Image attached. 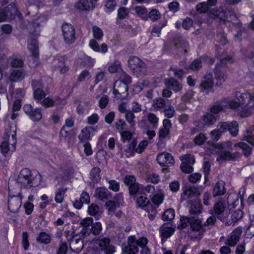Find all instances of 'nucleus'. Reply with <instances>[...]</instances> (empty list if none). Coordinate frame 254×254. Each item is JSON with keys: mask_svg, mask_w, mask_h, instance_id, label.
Returning a JSON list of instances; mask_svg holds the SVG:
<instances>
[{"mask_svg": "<svg viewBox=\"0 0 254 254\" xmlns=\"http://www.w3.org/2000/svg\"><path fill=\"white\" fill-rule=\"evenodd\" d=\"M163 127L159 130V139L160 141L169 135L170 129L172 126L170 120L167 119L163 120Z\"/></svg>", "mask_w": 254, "mask_h": 254, "instance_id": "19", "label": "nucleus"}, {"mask_svg": "<svg viewBox=\"0 0 254 254\" xmlns=\"http://www.w3.org/2000/svg\"><path fill=\"white\" fill-rule=\"evenodd\" d=\"M22 204V196L20 192L17 195L10 196L8 200V207L10 212L16 213L18 211Z\"/></svg>", "mask_w": 254, "mask_h": 254, "instance_id": "7", "label": "nucleus"}, {"mask_svg": "<svg viewBox=\"0 0 254 254\" xmlns=\"http://www.w3.org/2000/svg\"><path fill=\"white\" fill-rule=\"evenodd\" d=\"M36 241L40 244H48L51 242V236L45 232H41L36 238Z\"/></svg>", "mask_w": 254, "mask_h": 254, "instance_id": "37", "label": "nucleus"}, {"mask_svg": "<svg viewBox=\"0 0 254 254\" xmlns=\"http://www.w3.org/2000/svg\"><path fill=\"white\" fill-rule=\"evenodd\" d=\"M41 176L39 173L34 174L27 168L22 169L16 179L17 184L23 188H30L38 186L40 183Z\"/></svg>", "mask_w": 254, "mask_h": 254, "instance_id": "1", "label": "nucleus"}, {"mask_svg": "<svg viewBox=\"0 0 254 254\" xmlns=\"http://www.w3.org/2000/svg\"><path fill=\"white\" fill-rule=\"evenodd\" d=\"M164 196L162 195L155 194L151 198V203L154 206H156V208L160 205L163 201Z\"/></svg>", "mask_w": 254, "mask_h": 254, "instance_id": "61", "label": "nucleus"}, {"mask_svg": "<svg viewBox=\"0 0 254 254\" xmlns=\"http://www.w3.org/2000/svg\"><path fill=\"white\" fill-rule=\"evenodd\" d=\"M23 109L24 112L33 121H39L42 118V113L40 108L33 110L31 105L26 104L24 106Z\"/></svg>", "mask_w": 254, "mask_h": 254, "instance_id": "13", "label": "nucleus"}, {"mask_svg": "<svg viewBox=\"0 0 254 254\" xmlns=\"http://www.w3.org/2000/svg\"><path fill=\"white\" fill-rule=\"evenodd\" d=\"M249 96L250 94L248 93H241L240 92H237L236 93V97L239 101L240 104H244L246 99H248Z\"/></svg>", "mask_w": 254, "mask_h": 254, "instance_id": "58", "label": "nucleus"}, {"mask_svg": "<svg viewBox=\"0 0 254 254\" xmlns=\"http://www.w3.org/2000/svg\"><path fill=\"white\" fill-rule=\"evenodd\" d=\"M67 188L62 187L58 188L55 192V200L58 203H61L63 200L65 192Z\"/></svg>", "mask_w": 254, "mask_h": 254, "instance_id": "35", "label": "nucleus"}, {"mask_svg": "<svg viewBox=\"0 0 254 254\" xmlns=\"http://www.w3.org/2000/svg\"><path fill=\"white\" fill-rule=\"evenodd\" d=\"M207 137L203 133H199L194 138L193 141L194 143L197 145H202L206 140Z\"/></svg>", "mask_w": 254, "mask_h": 254, "instance_id": "54", "label": "nucleus"}, {"mask_svg": "<svg viewBox=\"0 0 254 254\" xmlns=\"http://www.w3.org/2000/svg\"><path fill=\"white\" fill-rule=\"evenodd\" d=\"M175 228L172 224L166 223L163 224L159 228V232L162 241H165L170 238L174 233Z\"/></svg>", "mask_w": 254, "mask_h": 254, "instance_id": "17", "label": "nucleus"}, {"mask_svg": "<svg viewBox=\"0 0 254 254\" xmlns=\"http://www.w3.org/2000/svg\"><path fill=\"white\" fill-rule=\"evenodd\" d=\"M214 85L213 78L212 73H207L204 76L199 85V88L201 92L208 94V90L213 88Z\"/></svg>", "mask_w": 254, "mask_h": 254, "instance_id": "14", "label": "nucleus"}, {"mask_svg": "<svg viewBox=\"0 0 254 254\" xmlns=\"http://www.w3.org/2000/svg\"><path fill=\"white\" fill-rule=\"evenodd\" d=\"M102 229L100 222H97L93 223L89 230V235L91 233L94 236L98 235Z\"/></svg>", "mask_w": 254, "mask_h": 254, "instance_id": "43", "label": "nucleus"}, {"mask_svg": "<svg viewBox=\"0 0 254 254\" xmlns=\"http://www.w3.org/2000/svg\"><path fill=\"white\" fill-rule=\"evenodd\" d=\"M235 147L239 146L242 149L243 153L245 156H249L252 152V148L246 143L239 142L234 145Z\"/></svg>", "mask_w": 254, "mask_h": 254, "instance_id": "41", "label": "nucleus"}, {"mask_svg": "<svg viewBox=\"0 0 254 254\" xmlns=\"http://www.w3.org/2000/svg\"><path fill=\"white\" fill-rule=\"evenodd\" d=\"M92 30L94 37L97 40H101L103 36V32L102 29L98 26H94Z\"/></svg>", "mask_w": 254, "mask_h": 254, "instance_id": "60", "label": "nucleus"}, {"mask_svg": "<svg viewBox=\"0 0 254 254\" xmlns=\"http://www.w3.org/2000/svg\"><path fill=\"white\" fill-rule=\"evenodd\" d=\"M93 224V219L91 217H87L83 219L80 222V225L82 226V229L80 232V234L83 236H88L89 235V230Z\"/></svg>", "mask_w": 254, "mask_h": 254, "instance_id": "21", "label": "nucleus"}, {"mask_svg": "<svg viewBox=\"0 0 254 254\" xmlns=\"http://www.w3.org/2000/svg\"><path fill=\"white\" fill-rule=\"evenodd\" d=\"M189 227L191 231L198 232L201 235L205 232L201 220L198 216H181L178 228L184 229Z\"/></svg>", "mask_w": 254, "mask_h": 254, "instance_id": "3", "label": "nucleus"}, {"mask_svg": "<svg viewBox=\"0 0 254 254\" xmlns=\"http://www.w3.org/2000/svg\"><path fill=\"white\" fill-rule=\"evenodd\" d=\"M124 183L126 186L129 187L136 183V179L134 176L127 175L126 176L124 179Z\"/></svg>", "mask_w": 254, "mask_h": 254, "instance_id": "64", "label": "nucleus"}, {"mask_svg": "<svg viewBox=\"0 0 254 254\" xmlns=\"http://www.w3.org/2000/svg\"><path fill=\"white\" fill-rule=\"evenodd\" d=\"M225 183L220 180L218 181L214 186L213 190V196L216 197L223 195L226 191L225 188Z\"/></svg>", "mask_w": 254, "mask_h": 254, "instance_id": "29", "label": "nucleus"}, {"mask_svg": "<svg viewBox=\"0 0 254 254\" xmlns=\"http://www.w3.org/2000/svg\"><path fill=\"white\" fill-rule=\"evenodd\" d=\"M242 231L241 228H237L235 229L231 234L230 237L225 242L226 244L233 247L236 245L240 239Z\"/></svg>", "mask_w": 254, "mask_h": 254, "instance_id": "20", "label": "nucleus"}, {"mask_svg": "<svg viewBox=\"0 0 254 254\" xmlns=\"http://www.w3.org/2000/svg\"><path fill=\"white\" fill-rule=\"evenodd\" d=\"M226 206V204L224 201L223 200H218L213 205V212L217 216V218L220 219V217L218 216H220L223 214Z\"/></svg>", "mask_w": 254, "mask_h": 254, "instance_id": "30", "label": "nucleus"}, {"mask_svg": "<svg viewBox=\"0 0 254 254\" xmlns=\"http://www.w3.org/2000/svg\"><path fill=\"white\" fill-rule=\"evenodd\" d=\"M223 103L226 105V108L229 107L231 109H235L239 107L240 105L239 102H237L233 100H230L228 99H223L222 100Z\"/></svg>", "mask_w": 254, "mask_h": 254, "instance_id": "47", "label": "nucleus"}, {"mask_svg": "<svg viewBox=\"0 0 254 254\" xmlns=\"http://www.w3.org/2000/svg\"><path fill=\"white\" fill-rule=\"evenodd\" d=\"M165 83L169 89L175 92L180 91L183 88L182 83L173 77L166 79Z\"/></svg>", "mask_w": 254, "mask_h": 254, "instance_id": "24", "label": "nucleus"}, {"mask_svg": "<svg viewBox=\"0 0 254 254\" xmlns=\"http://www.w3.org/2000/svg\"><path fill=\"white\" fill-rule=\"evenodd\" d=\"M175 210L173 208H170L166 210L162 216L163 221H171L175 217Z\"/></svg>", "mask_w": 254, "mask_h": 254, "instance_id": "42", "label": "nucleus"}, {"mask_svg": "<svg viewBox=\"0 0 254 254\" xmlns=\"http://www.w3.org/2000/svg\"><path fill=\"white\" fill-rule=\"evenodd\" d=\"M212 15L214 18L219 19L220 21L225 22L230 20V17L234 15V12L231 8L220 7L214 10Z\"/></svg>", "mask_w": 254, "mask_h": 254, "instance_id": "8", "label": "nucleus"}, {"mask_svg": "<svg viewBox=\"0 0 254 254\" xmlns=\"http://www.w3.org/2000/svg\"><path fill=\"white\" fill-rule=\"evenodd\" d=\"M128 86L121 81H116L113 86V94L117 97L126 96L128 94Z\"/></svg>", "mask_w": 254, "mask_h": 254, "instance_id": "11", "label": "nucleus"}, {"mask_svg": "<svg viewBox=\"0 0 254 254\" xmlns=\"http://www.w3.org/2000/svg\"><path fill=\"white\" fill-rule=\"evenodd\" d=\"M125 118L126 121L130 124L131 128L133 127L135 125L134 121L135 116L134 115V113L130 110L127 111L126 112Z\"/></svg>", "mask_w": 254, "mask_h": 254, "instance_id": "45", "label": "nucleus"}, {"mask_svg": "<svg viewBox=\"0 0 254 254\" xmlns=\"http://www.w3.org/2000/svg\"><path fill=\"white\" fill-rule=\"evenodd\" d=\"M94 195L97 198L102 201H105L112 198L111 192L105 188H97Z\"/></svg>", "mask_w": 254, "mask_h": 254, "instance_id": "22", "label": "nucleus"}, {"mask_svg": "<svg viewBox=\"0 0 254 254\" xmlns=\"http://www.w3.org/2000/svg\"><path fill=\"white\" fill-rule=\"evenodd\" d=\"M17 10L14 2L6 6L3 10L0 7V22L10 19L12 15L15 14Z\"/></svg>", "mask_w": 254, "mask_h": 254, "instance_id": "10", "label": "nucleus"}, {"mask_svg": "<svg viewBox=\"0 0 254 254\" xmlns=\"http://www.w3.org/2000/svg\"><path fill=\"white\" fill-rule=\"evenodd\" d=\"M73 237L72 236L70 239H67L68 241H71L69 245L70 249L75 253H78L80 252L83 248L82 241L80 239H76L75 241H73Z\"/></svg>", "mask_w": 254, "mask_h": 254, "instance_id": "28", "label": "nucleus"}, {"mask_svg": "<svg viewBox=\"0 0 254 254\" xmlns=\"http://www.w3.org/2000/svg\"><path fill=\"white\" fill-rule=\"evenodd\" d=\"M89 45L93 50L97 52L106 53L108 51V46L106 44L103 43L100 47L98 42L94 39L90 40Z\"/></svg>", "mask_w": 254, "mask_h": 254, "instance_id": "26", "label": "nucleus"}, {"mask_svg": "<svg viewBox=\"0 0 254 254\" xmlns=\"http://www.w3.org/2000/svg\"><path fill=\"white\" fill-rule=\"evenodd\" d=\"M225 109L226 105L223 103L222 100L221 101L218 102L216 104L213 105L210 108V112L211 114L216 115Z\"/></svg>", "mask_w": 254, "mask_h": 254, "instance_id": "36", "label": "nucleus"}, {"mask_svg": "<svg viewBox=\"0 0 254 254\" xmlns=\"http://www.w3.org/2000/svg\"><path fill=\"white\" fill-rule=\"evenodd\" d=\"M137 141L136 140L133 139L129 144H128L127 148L124 149V151L129 154L130 155H134V152H135L136 146Z\"/></svg>", "mask_w": 254, "mask_h": 254, "instance_id": "49", "label": "nucleus"}, {"mask_svg": "<svg viewBox=\"0 0 254 254\" xmlns=\"http://www.w3.org/2000/svg\"><path fill=\"white\" fill-rule=\"evenodd\" d=\"M180 168L182 172L185 173H190L193 170L192 165L189 164L187 162H183L181 164Z\"/></svg>", "mask_w": 254, "mask_h": 254, "instance_id": "59", "label": "nucleus"}, {"mask_svg": "<svg viewBox=\"0 0 254 254\" xmlns=\"http://www.w3.org/2000/svg\"><path fill=\"white\" fill-rule=\"evenodd\" d=\"M94 130L91 127H85L82 129L81 133L78 135V138L82 142H85L91 138V134Z\"/></svg>", "mask_w": 254, "mask_h": 254, "instance_id": "31", "label": "nucleus"}, {"mask_svg": "<svg viewBox=\"0 0 254 254\" xmlns=\"http://www.w3.org/2000/svg\"><path fill=\"white\" fill-rule=\"evenodd\" d=\"M243 212L240 209H237L232 213L231 217L232 220L234 222L233 225L235 222H238L243 217Z\"/></svg>", "mask_w": 254, "mask_h": 254, "instance_id": "56", "label": "nucleus"}, {"mask_svg": "<svg viewBox=\"0 0 254 254\" xmlns=\"http://www.w3.org/2000/svg\"><path fill=\"white\" fill-rule=\"evenodd\" d=\"M140 185L137 182L128 187L129 194L131 196H134L139 192Z\"/></svg>", "mask_w": 254, "mask_h": 254, "instance_id": "57", "label": "nucleus"}, {"mask_svg": "<svg viewBox=\"0 0 254 254\" xmlns=\"http://www.w3.org/2000/svg\"><path fill=\"white\" fill-rule=\"evenodd\" d=\"M99 0H79L75 5V7L81 10H91Z\"/></svg>", "mask_w": 254, "mask_h": 254, "instance_id": "18", "label": "nucleus"}, {"mask_svg": "<svg viewBox=\"0 0 254 254\" xmlns=\"http://www.w3.org/2000/svg\"><path fill=\"white\" fill-rule=\"evenodd\" d=\"M157 162L161 166H171L175 163V160L172 155L167 152H163L159 153L156 158Z\"/></svg>", "mask_w": 254, "mask_h": 254, "instance_id": "12", "label": "nucleus"}, {"mask_svg": "<svg viewBox=\"0 0 254 254\" xmlns=\"http://www.w3.org/2000/svg\"><path fill=\"white\" fill-rule=\"evenodd\" d=\"M0 147L1 152L3 156H6L8 152L12 153L10 151V148L9 147V143L7 141L2 142Z\"/></svg>", "mask_w": 254, "mask_h": 254, "instance_id": "62", "label": "nucleus"}, {"mask_svg": "<svg viewBox=\"0 0 254 254\" xmlns=\"http://www.w3.org/2000/svg\"><path fill=\"white\" fill-rule=\"evenodd\" d=\"M145 211L148 212V217L150 220H153L156 216V206L153 205L149 206Z\"/></svg>", "mask_w": 254, "mask_h": 254, "instance_id": "63", "label": "nucleus"}, {"mask_svg": "<svg viewBox=\"0 0 254 254\" xmlns=\"http://www.w3.org/2000/svg\"><path fill=\"white\" fill-rule=\"evenodd\" d=\"M31 56L28 61L29 65L31 67H35L39 64V45L36 39H32L30 40L28 46Z\"/></svg>", "mask_w": 254, "mask_h": 254, "instance_id": "5", "label": "nucleus"}, {"mask_svg": "<svg viewBox=\"0 0 254 254\" xmlns=\"http://www.w3.org/2000/svg\"><path fill=\"white\" fill-rule=\"evenodd\" d=\"M115 126L117 130L121 132L126 129L127 125L125 121L120 119L115 123Z\"/></svg>", "mask_w": 254, "mask_h": 254, "instance_id": "53", "label": "nucleus"}, {"mask_svg": "<svg viewBox=\"0 0 254 254\" xmlns=\"http://www.w3.org/2000/svg\"><path fill=\"white\" fill-rule=\"evenodd\" d=\"M116 0H108L105 2V11L107 13H110L113 11L116 5Z\"/></svg>", "mask_w": 254, "mask_h": 254, "instance_id": "48", "label": "nucleus"}, {"mask_svg": "<svg viewBox=\"0 0 254 254\" xmlns=\"http://www.w3.org/2000/svg\"><path fill=\"white\" fill-rule=\"evenodd\" d=\"M98 244L100 250L105 254H113L116 252L115 248L111 244V240L109 238L99 239Z\"/></svg>", "mask_w": 254, "mask_h": 254, "instance_id": "9", "label": "nucleus"}, {"mask_svg": "<svg viewBox=\"0 0 254 254\" xmlns=\"http://www.w3.org/2000/svg\"><path fill=\"white\" fill-rule=\"evenodd\" d=\"M147 119L148 122L152 125L153 128H156L158 123V118L153 113H149L147 114Z\"/></svg>", "mask_w": 254, "mask_h": 254, "instance_id": "52", "label": "nucleus"}, {"mask_svg": "<svg viewBox=\"0 0 254 254\" xmlns=\"http://www.w3.org/2000/svg\"><path fill=\"white\" fill-rule=\"evenodd\" d=\"M167 101L161 98L156 99L153 101L152 107L156 111H163L168 105Z\"/></svg>", "mask_w": 254, "mask_h": 254, "instance_id": "32", "label": "nucleus"}, {"mask_svg": "<svg viewBox=\"0 0 254 254\" xmlns=\"http://www.w3.org/2000/svg\"><path fill=\"white\" fill-rule=\"evenodd\" d=\"M240 157V153L238 152L231 153L225 150H221L218 152L217 161H235Z\"/></svg>", "mask_w": 254, "mask_h": 254, "instance_id": "15", "label": "nucleus"}, {"mask_svg": "<svg viewBox=\"0 0 254 254\" xmlns=\"http://www.w3.org/2000/svg\"><path fill=\"white\" fill-rule=\"evenodd\" d=\"M203 121L205 125L208 126L212 125L216 121V116L210 113H207L203 115Z\"/></svg>", "mask_w": 254, "mask_h": 254, "instance_id": "38", "label": "nucleus"}, {"mask_svg": "<svg viewBox=\"0 0 254 254\" xmlns=\"http://www.w3.org/2000/svg\"><path fill=\"white\" fill-rule=\"evenodd\" d=\"M231 58L228 57L227 58H222L220 60V64H217L214 69L215 74V78L217 80L216 85L220 86L222 83L225 82L227 78L226 75V69L224 65L227 63H231Z\"/></svg>", "mask_w": 254, "mask_h": 254, "instance_id": "4", "label": "nucleus"}, {"mask_svg": "<svg viewBox=\"0 0 254 254\" xmlns=\"http://www.w3.org/2000/svg\"><path fill=\"white\" fill-rule=\"evenodd\" d=\"M28 28L31 35L36 37H38L41 30L40 19H37L32 21L29 24Z\"/></svg>", "mask_w": 254, "mask_h": 254, "instance_id": "23", "label": "nucleus"}, {"mask_svg": "<svg viewBox=\"0 0 254 254\" xmlns=\"http://www.w3.org/2000/svg\"><path fill=\"white\" fill-rule=\"evenodd\" d=\"M167 106V107L164 108L163 111L164 113L165 116L168 118L173 117L175 113L174 108L170 104H168Z\"/></svg>", "mask_w": 254, "mask_h": 254, "instance_id": "51", "label": "nucleus"}, {"mask_svg": "<svg viewBox=\"0 0 254 254\" xmlns=\"http://www.w3.org/2000/svg\"><path fill=\"white\" fill-rule=\"evenodd\" d=\"M175 47L177 49H179L180 50V52L186 54L187 53L188 43L185 40H182L178 43H175Z\"/></svg>", "mask_w": 254, "mask_h": 254, "instance_id": "46", "label": "nucleus"}, {"mask_svg": "<svg viewBox=\"0 0 254 254\" xmlns=\"http://www.w3.org/2000/svg\"><path fill=\"white\" fill-rule=\"evenodd\" d=\"M217 127H218V129L213 130L210 132L211 139L213 141H218L220 138L222 133L227 130H228L230 134L233 136H236L238 134L239 125L236 121L220 122L218 124Z\"/></svg>", "mask_w": 254, "mask_h": 254, "instance_id": "2", "label": "nucleus"}, {"mask_svg": "<svg viewBox=\"0 0 254 254\" xmlns=\"http://www.w3.org/2000/svg\"><path fill=\"white\" fill-rule=\"evenodd\" d=\"M13 129V133L12 134L11 138L9 140V143H10L11 147L10 148V151L11 153L13 152L16 149V145L17 143V139L16 137V128L15 126L11 127Z\"/></svg>", "mask_w": 254, "mask_h": 254, "instance_id": "44", "label": "nucleus"}, {"mask_svg": "<svg viewBox=\"0 0 254 254\" xmlns=\"http://www.w3.org/2000/svg\"><path fill=\"white\" fill-rule=\"evenodd\" d=\"M123 254H138V248L137 246H123Z\"/></svg>", "mask_w": 254, "mask_h": 254, "instance_id": "39", "label": "nucleus"}, {"mask_svg": "<svg viewBox=\"0 0 254 254\" xmlns=\"http://www.w3.org/2000/svg\"><path fill=\"white\" fill-rule=\"evenodd\" d=\"M62 34L64 42L66 44H71L75 42V29L72 25L68 23L64 24L62 26Z\"/></svg>", "mask_w": 254, "mask_h": 254, "instance_id": "6", "label": "nucleus"}, {"mask_svg": "<svg viewBox=\"0 0 254 254\" xmlns=\"http://www.w3.org/2000/svg\"><path fill=\"white\" fill-rule=\"evenodd\" d=\"M101 170L98 167H95L93 168L90 172V179L91 180V182H90V186L92 187H94V185L96 183H98L100 179V173Z\"/></svg>", "mask_w": 254, "mask_h": 254, "instance_id": "25", "label": "nucleus"}, {"mask_svg": "<svg viewBox=\"0 0 254 254\" xmlns=\"http://www.w3.org/2000/svg\"><path fill=\"white\" fill-rule=\"evenodd\" d=\"M202 209L201 205L199 203L195 202L191 204L189 211L190 214L196 215L201 213Z\"/></svg>", "mask_w": 254, "mask_h": 254, "instance_id": "40", "label": "nucleus"}, {"mask_svg": "<svg viewBox=\"0 0 254 254\" xmlns=\"http://www.w3.org/2000/svg\"><path fill=\"white\" fill-rule=\"evenodd\" d=\"M198 193V190L195 187H190L184 190L181 198L183 200L187 198H191Z\"/></svg>", "mask_w": 254, "mask_h": 254, "instance_id": "34", "label": "nucleus"}, {"mask_svg": "<svg viewBox=\"0 0 254 254\" xmlns=\"http://www.w3.org/2000/svg\"><path fill=\"white\" fill-rule=\"evenodd\" d=\"M136 204L138 207H140L144 210H146L147 208L149 207V206L153 205V204L151 203L149 199L143 195H141L137 197Z\"/></svg>", "mask_w": 254, "mask_h": 254, "instance_id": "27", "label": "nucleus"}, {"mask_svg": "<svg viewBox=\"0 0 254 254\" xmlns=\"http://www.w3.org/2000/svg\"><path fill=\"white\" fill-rule=\"evenodd\" d=\"M128 65L131 69L135 71H141L146 67L145 64L136 56H133L128 59Z\"/></svg>", "mask_w": 254, "mask_h": 254, "instance_id": "16", "label": "nucleus"}, {"mask_svg": "<svg viewBox=\"0 0 254 254\" xmlns=\"http://www.w3.org/2000/svg\"><path fill=\"white\" fill-rule=\"evenodd\" d=\"M25 76V73L22 69H14L10 74L9 80L11 82H15L18 80L22 79Z\"/></svg>", "mask_w": 254, "mask_h": 254, "instance_id": "33", "label": "nucleus"}, {"mask_svg": "<svg viewBox=\"0 0 254 254\" xmlns=\"http://www.w3.org/2000/svg\"><path fill=\"white\" fill-rule=\"evenodd\" d=\"M167 21H164L163 23H159L157 25H155L152 30V34L153 36H155L156 34L157 37L159 36L161 29L166 25Z\"/></svg>", "mask_w": 254, "mask_h": 254, "instance_id": "50", "label": "nucleus"}, {"mask_svg": "<svg viewBox=\"0 0 254 254\" xmlns=\"http://www.w3.org/2000/svg\"><path fill=\"white\" fill-rule=\"evenodd\" d=\"M196 9L200 13H206L209 10V6L206 2H200L196 5Z\"/></svg>", "mask_w": 254, "mask_h": 254, "instance_id": "55", "label": "nucleus"}]
</instances>
